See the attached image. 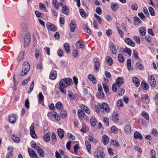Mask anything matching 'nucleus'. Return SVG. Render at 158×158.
Returning <instances> with one entry per match:
<instances>
[{"instance_id": "603ef678", "label": "nucleus", "mask_w": 158, "mask_h": 158, "mask_svg": "<svg viewBox=\"0 0 158 158\" xmlns=\"http://www.w3.org/2000/svg\"><path fill=\"white\" fill-rule=\"evenodd\" d=\"M118 59L119 61L121 63H123L124 61V57L121 54H118Z\"/></svg>"}, {"instance_id": "4468645a", "label": "nucleus", "mask_w": 158, "mask_h": 158, "mask_svg": "<svg viewBox=\"0 0 158 158\" xmlns=\"http://www.w3.org/2000/svg\"><path fill=\"white\" fill-rule=\"evenodd\" d=\"M112 118L114 122L117 123L119 121V114L118 113H114L112 114Z\"/></svg>"}, {"instance_id": "ea45409f", "label": "nucleus", "mask_w": 158, "mask_h": 158, "mask_svg": "<svg viewBox=\"0 0 158 158\" xmlns=\"http://www.w3.org/2000/svg\"><path fill=\"white\" fill-rule=\"evenodd\" d=\"M110 143L114 145L117 147H118L120 146V144L118 141L115 140L111 139L110 141Z\"/></svg>"}, {"instance_id": "8fccbe9b", "label": "nucleus", "mask_w": 158, "mask_h": 158, "mask_svg": "<svg viewBox=\"0 0 158 158\" xmlns=\"http://www.w3.org/2000/svg\"><path fill=\"white\" fill-rule=\"evenodd\" d=\"M123 51L127 53L129 55H131V50L130 48H128L127 47H126L124 49Z\"/></svg>"}, {"instance_id": "3c124183", "label": "nucleus", "mask_w": 158, "mask_h": 158, "mask_svg": "<svg viewBox=\"0 0 158 158\" xmlns=\"http://www.w3.org/2000/svg\"><path fill=\"white\" fill-rule=\"evenodd\" d=\"M52 4L56 9H58V2L57 0H53L52 1Z\"/></svg>"}, {"instance_id": "c03bdc74", "label": "nucleus", "mask_w": 158, "mask_h": 158, "mask_svg": "<svg viewBox=\"0 0 158 158\" xmlns=\"http://www.w3.org/2000/svg\"><path fill=\"white\" fill-rule=\"evenodd\" d=\"M12 138L13 141L15 142L19 143L20 141V138L19 137L16 136L14 134L13 135V136Z\"/></svg>"}, {"instance_id": "37998d69", "label": "nucleus", "mask_w": 158, "mask_h": 158, "mask_svg": "<svg viewBox=\"0 0 158 158\" xmlns=\"http://www.w3.org/2000/svg\"><path fill=\"white\" fill-rule=\"evenodd\" d=\"M35 14L36 15V16L39 18H42L44 16V13H41L37 10H36L35 11Z\"/></svg>"}, {"instance_id": "ddd939ff", "label": "nucleus", "mask_w": 158, "mask_h": 158, "mask_svg": "<svg viewBox=\"0 0 158 158\" xmlns=\"http://www.w3.org/2000/svg\"><path fill=\"white\" fill-rule=\"evenodd\" d=\"M32 149L30 148H28V152L32 158H38V156L33 151H31Z\"/></svg>"}, {"instance_id": "4d7b16f0", "label": "nucleus", "mask_w": 158, "mask_h": 158, "mask_svg": "<svg viewBox=\"0 0 158 158\" xmlns=\"http://www.w3.org/2000/svg\"><path fill=\"white\" fill-rule=\"evenodd\" d=\"M148 99V96L147 94H142L141 96V101L143 100L144 99L147 100Z\"/></svg>"}, {"instance_id": "b1692460", "label": "nucleus", "mask_w": 158, "mask_h": 158, "mask_svg": "<svg viewBox=\"0 0 158 158\" xmlns=\"http://www.w3.org/2000/svg\"><path fill=\"white\" fill-rule=\"evenodd\" d=\"M110 47L113 53L114 54H116L117 50L115 45L114 43H112L111 44Z\"/></svg>"}, {"instance_id": "f704fd0d", "label": "nucleus", "mask_w": 158, "mask_h": 158, "mask_svg": "<svg viewBox=\"0 0 158 158\" xmlns=\"http://www.w3.org/2000/svg\"><path fill=\"white\" fill-rule=\"evenodd\" d=\"M24 58V52H21L18 57L17 60L18 61H20L22 60Z\"/></svg>"}, {"instance_id": "e433bc0d", "label": "nucleus", "mask_w": 158, "mask_h": 158, "mask_svg": "<svg viewBox=\"0 0 158 158\" xmlns=\"http://www.w3.org/2000/svg\"><path fill=\"white\" fill-rule=\"evenodd\" d=\"M52 142L53 143H55L57 140L56 135L54 132H52L51 137Z\"/></svg>"}, {"instance_id": "58836bf2", "label": "nucleus", "mask_w": 158, "mask_h": 158, "mask_svg": "<svg viewBox=\"0 0 158 158\" xmlns=\"http://www.w3.org/2000/svg\"><path fill=\"white\" fill-rule=\"evenodd\" d=\"M90 121L91 124L92 126L94 127L95 126L97 121L95 117H92L90 119Z\"/></svg>"}, {"instance_id": "0e129e2a", "label": "nucleus", "mask_w": 158, "mask_h": 158, "mask_svg": "<svg viewBox=\"0 0 158 158\" xmlns=\"http://www.w3.org/2000/svg\"><path fill=\"white\" fill-rule=\"evenodd\" d=\"M134 38L135 40L137 43L138 44H140V40L139 37L135 35L134 36Z\"/></svg>"}, {"instance_id": "7c9ffc66", "label": "nucleus", "mask_w": 158, "mask_h": 158, "mask_svg": "<svg viewBox=\"0 0 158 158\" xmlns=\"http://www.w3.org/2000/svg\"><path fill=\"white\" fill-rule=\"evenodd\" d=\"M106 60L107 63L110 65H111L113 63V61L112 58L110 56H107L106 58Z\"/></svg>"}, {"instance_id": "bb28decb", "label": "nucleus", "mask_w": 158, "mask_h": 158, "mask_svg": "<svg viewBox=\"0 0 158 158\" xmlns=\"http://www.w3.org/2000/svg\"><path fill=\"white\" fill-rule=\"evenodd\" d=\"M134 137L136 139L138 138L140 139H143V137L141 135L139 132L137 131H136L135 132Z\"/></svg>"}, {"instance_id": "aec40b11", "label": "nucleus", "mask_w": 158, "mask_h": 158, "mask_svg": "<svg viewBox=\"0 0 158 158\" xmlns=\"http://www.w3.org/2000/svg\"><path fill=\"white\" fill-rule=\"evenodd\" d=\"M36 149L37 151L38 154L41 157L44 156V153L42 149L39 147L37 146L36 147Z\"/></svg>"}, {"instance_id": "c9c22d12", "label": "nucleus", "mask_w": 158, "mask_h": 158, "mask_svg": "<svg viewBox=\"0 0 158 158\" xmlns=\"http://www.w3.org/2000/svg\"><path fill=\"white\" fill-rule=\"evenodd\" d=\"M139 31L140 34L142 36H144L146 34V29L143 27L139 28Z\"/></svg>"}, {"instance_id": "bf43d9fd", "label": "nucleus", "mask_w": 158, "mask_h": 158, "mask_svg": "<svg viewBox=\"0 0 158 158\" xmlns=\"http://www.w3.org/2000/svg\"><path fill=\"white\" fill-rule=\"evenodd\" d=\"M103 121L105 125L107 126H108L109 125V119L107 117L104 118L103 119Z\"/></svg>"}, {"instance_id": "69168bd1", "label": "nucleus", "mask_w": 158, "mask_h": 158, "mask_svg": "<svg viewBox=\"0 0 158 158\" xmlns=\"http://www.w3.org/2000/svg\"><path fill=\"white\" fill-rule=\"evenodd\" d=\"M111 130L113 133H116L118 132V129L114 126H113L111 128Z\"/></svg>"}, {"instance_id": "5701e85b", "label": "nucleus", "mask_w": 158, "mask_h": 158, "mask_svg": "<svg viewBox=\"0 0 158 158\" xmlns=\"http://www.w3.org/2000/svg\"><path fill=\"white\" fill-rule=\"evenodd\" d=\"M62 12L66 15H68L69 12V7L66 6H63L62 9Z\"/></svg>"}, {"instance_id": "6e6d98bb", "label": "nucleus", "mask_w": 158, "mask_h": 158, "mask_svg": "<svg viewBox=\"0 0 158 158\" xmlns=\"http://www.w3.org/2000/svg\"><path fill=\"white\" fill-rule=\"evenodd\" d=\"M44 140L48 142L50 140V137L48 133H46L44 136Z\"/></svg>"}, {"instance_id": "473e14b6", "label": "nucleus", "mask_w": 158, "mask_h": 158, "mask_svg": "<svg viewBox=\"0 0 158 158\" xmlns=\"http://www.w3.org/2000/svg\"><path fill=\"white\" fill-rule=\"evenodd\" d=\"M81 108L87 114H89L90 111L88 107L84 105H81Z\"/></svg>"}, {"instance_id": "9d476101", "label": "nucleus", "mask_w": 158, "mask_h": 158, "mask_svg": "<svg viewBox=\"0 0 158 158\" xmlns=\"http://www.w3.org/2000/svg\"><path fill=\"white\" fill-rule=\"evenodd\" d=\"M30 134L31 136L34 138H36L37 137V136L35 133L34 127L33 124H32L31 125L30 128Z\"/></svg>"}, {"instance_id": "680f3d73", "label": "nucleus", "mask_w": 158, "mask_h": 158, "mask_svg": "<svg viewBox=\"0 0 158 158\" xmlns=\"http://www.w3.org/2000/svg\"><path fill=\"white\" fill-rule=\"evenodd\" d=\"M34 87V81H33L31 84L29 89L30 90H29L28 92L29 94H30L31 92L33 90V88Z\"/></svg>"}, {"instance_id": "e2e57ef3", "label": "nucleus", "mask_w": 158, "mask_h": 158, "mask_svg": "<svg viewBox=\"0 0 158 158\" xmlns=\"http://www.w3.org/2000/svg\"><path fill=\"white\" fill-rule=\"evenodd\" d=\"M117 105L118 107H122L123 105L122 100H119L117 102Z\"/></svg>"}, {"instance_id": "72a5a7b5", "label": "nucleus", "mask_w": 158, "mask_h": 158, "mask_svg": "<svg viewBox=\"0 0 158 158\" xmlns=\"http://www.w3.org/2000/svg\"><path fill=\"white\" fill-rule=\"evenodd\" d=\"M131 60L130 59H128L127 60V69L130 71L131 70H133V69H131Z\"/></svg>"}, {"instance_id": "4c0bfd02", "label": "nucleus", "mask_w": 158, "mask_h": 158, "mask_svg": "<svg viewBox=\"0 0 158 158\" xmlns=\"http://www.w3.org/2000/svg\"><path fill=\"white\" fill-rule=\"evenodd\" d=\"M83 27L84 28V31L85 32L88 33L89 34H91V31L89 29L86 25L84 24L83 26Z\"/></svg>"}, {"instance_id": "412c9836", "label": "nucleus", "mask_w": 158, "mask_h": 158, "mask_svg": "<svg viewBox=\"0 0 158 158\" xmlns=\"http://www.w3.org/2000/svg\"><path fill=\"white\" fill-rule=\"evenodd\" d=\"M78 117L80 120L82 119L85 116V112L81 109H79L78 112Z\"/></svg>"}, {"instance_id": "f03ea898", "label": "nucleus", "mask_w": 158, "mask_h": 158, "mask_svg": "<svg viewBox=\"0 0 158 158\" xmlns=\"http://www.w3.org/2000/svg\"><path fill=\"white\" fill-rule=\"evenodd\" d=\"M72 80L70 78H65L61 80L59 86L66 88L68 85L72 84Z\"/></svg>"}, {"instance_id": "f257e3e1", "label": "nucleus", "mask_w": 158, "mask_h": 158, "mask_svg": "<svg viewBox=\"0 0 158 158\" xmlns=\"http://www.w3.org/2000/svg\"><path fill=\"white\" fill-rule=\"evenodd\" d=\"M124 82V79L122 77H119L117 78L116 80V83L117 85V86L119 88V90L121 92H118V96H120L123 95L125 92V90L122 88H120V87Z\"/></svg>"}, {"instance_id": "052dcab7", "label": "nucleus", "mask_w": 158, "mask_h": 158, "mask_svg": "<svg viewBox=\"0 0 158 158\" xmlns=\"http://www.w3.org/2000/svg\"><path fill=\"white\" fill-rule=\"evenodd\" d=\"M80 13L81 15L83 17H86L85 12L83 9H81L80 10Z\"/></svg>"}, {"instance_id": "423d86ee", "label": "nucleus", "mask_w": 158, "mask_h": 158, "mask_svg": "<svg viewBox=\"0 0 158 158\" xmlns=\"http://www.w3.org/2000/svg\"><path fill=\"white\" fill-rule=\"evenodd\" d=\"M148 82L151 86L152 87H154L156 85V82L154 77L152 75H150L148 77Z\"/></svg>"}, {"instance_id": "393cba45", "label": "nucleus", "mask_w": 158, "mask_h": 158, "mask_svg": "<svg viewBox=\"0 0 158 158\" xmlns=\"http://www.w3.org/2000/svg\"><path fill=\"white\" fill-rule=\"evenodd\" d=\"M85 144L86 148L88 152L90 154H91V152L90 151L91 148V145L90 143L88 141H85Z\"/></svg>"}, {"instance_id": "9b49d317", "label": "nucleus", "mask_w": 158, "mask_h": 158, "mask_svg": "<svg viewBox=\"0 0 158 158\" xmlns=\"http://www.w3.org/2000/svg\"><path fill=\"white\" fill-rule=\"evenodd\" d=\"M9 121L10 123H14L16 121V117L15 115L11 114L9 115L8 118Z\"/></svg>"}, {"instance_id": "2f4dec72", "label": "nucleus", "mask_w": 158, "mask_h": 158, "mask_svg": "<svg viewBox=\"0 0 158 158\" xmlns=\"http://www.w3.org/2000/svg\"><path fill=\"white\" fill-rule=\"evenodd\" d=\"M103 107L102 108L105 110L107 112H108L110 110L109 106L106 103H103Z\"/></svg>"}, {"instance_id": "864d4df0", "label": "nucleus", "mask_w": 158, "mask_h": 158, "mask_svg": "<svg viewBox=\"0 0 158 158\" xmlns=\"http://www.w3.org/2000/svg\"><path fill=\"white\" fill-rule=\"evenodd\" d=\"M142 114L147 120L149 119V116L148 114L145 111H143L142 112Z\"/></svg>"}, {"instance_id": "1a4fd4ad", "label": "nucleus", "mask_w": 158, "mask_h": 158, "mask_svg": "<svg viewBox=\"0 0 158 158\" xmlns=\"http://www.w3.org/2000/svg\"><path fill=\"white\" fill-rule=\"evenodd\" d=\"M99 59L97 57L93 59V61L94 62L95 69L96 70H98L100 66V64L99 61Z\"/></svg>"}, {"instance_id": "f3484780", "label": "nucleus", "mask_w": 158, "mask_h": 158, "mask_svg": "<svg viewBox=\"0 0 158 158\" xmlns=\"http://www.w3.org/2000/svg\"><path fill=\"white\" fill-rule=\"evenodd\" d=\"M111 8L114 11H116L119 8V6L118 4L115 2H112L111 4Z\"/></svg>"}, {"instance_id": "a19ab883", "label": "nucleus", "mask_w": 158, "mask_h": 158, "mask_svg": "<svg viewBox=\"0 0 158 158\" xmlns=\"http://www.w3.org/2000/svg\"><path fill=\"white\" fill-rule=\"evenodd\" d=\"M56 76V71H54L51 72L50 74V79L53 80L55 78Z\"/></svg>"}, {"instance_id": "49530a36", "label": "nucleus", "mask_w": 158, "mask_h": 158, "mask_svg": "<svg viewBox=\"0 0 158 158\" xmlns=\"http://www.w3.org/2000/svg\"><path fill=\"white\" fill-rule=\"evenodd\" d=\"M64 47L67 53H69L70 52V47L68 44L65 43L64 44Z\"/></svg>"}, {"instance_id": "7ed1b4c3", "label": "nucleus", "mask_w": 158, "mask_h": 158, "mask_svg": "<svg viewBox=\"0 0 158 158\" xmlns=\"http://www.w3.org/2000/svg\"><path fill=\"white\" fill-rule=\"evenodd\" d=\"M30 68V65L29 63L27 61H25L23 64V70H22L21 75L22 76H24L29 71Z\"/></svg>"}, {"instance_id": "0eeeda50", "label": "nucleus", "mask_w": 158, "mask_h": 158, "mask_svg": "<svg viewBox=\"0 0 158 158\" xmlns=\"http://www.w3.org/2000/svg\"><path fill=\"white\" fill-rule=\"evenodd\" d=\"M70 27V31L72 33L74 32L75 30L77 28V25L75 22L73 20H71L69 25Z\"/></svg>"}, {"instance_id": "c85d7f7f", "label": "nucleus", "mask_w": 158, "mask_h": 158, "mask_svg": "<svg viewBox=\"0 0 158 158\" xmlns=\"http://www.w3.org/2000/svg\"><path fill=\"white\" fill-rule=\"evenodd\" d=\"M68 95L70 99L74 100L75 99V95L72 92L68 91Z\"/></svg>"}, {"instance_id": "4be33fe9", "label": "nucleus", "mask_w": 158, "mask_h": 158, "mask_svg": "<svg viewBox=\"0 0 158 158\" xmlns=\"http://www.w3.org/2000/svg\"><path fill=\"white\" fill-rule=\"evenodd\" d=\"M57 133L61 139H62L64 136V131L62 129L59 128L57 130Z\"/></svg>"}, {"instance_id": "20e7f679", "label": "nucleus", "mask_w": 158, "mask_h": 158, "mask_svg": "<svg viewBox=\"0 0 158 158\" xmlns=\"http://www.w3.org/2000/svg\"><path fill=\"white\" fill-rule=\"evenodd\" d=\"M31 36L29 31H26L24 34V46L25 47H27L29 44L30 42Z\"/></svg>"}, {"instance_id": "774afa93", "label": "nucleus", "mask_w": 158, "mask_h": 158, "mask_svg": "<svg viewBox=\"0 0 158 158\" xmlns=\"http://www.w3.org/2000/svg\"><path fill=\"white\" fill-rule=\"evenodd\" d=\"M39 99L40 101H43L44 100V96L41 92L39 94Z\"/></svg>"}, {"instance_id": "f8f14e48", "label": "nucleus", "mask_w": 158, "mask_h": 158, "mask_svg": "<svg viewBox=\"0 0 158 158\" xmlns=\"http://www.w3.org/2000/svg\"><path fill=\"white\" fill-rule=\"evenodd\" d=\"M125 42L127 44L132 46L134 47L135 44L132 40L128 38H126L125 40Z\"/></svg>"}, {"instance_id": "6e6552de", "label": "nucleus", "mask_w": 158, "mask_h": 158, "mask_svg": "<svg viewBox=\"0 0 158 158\" xmlns=\"http://www.w3.org/2000/svg\"><path fill=\"white\" fill-rule=\"evenodd\" d=\"M46 26L48 30H50L52 31H55L57 30L55 26L50 23H46Z\"/></svg>"}, {"instance_id": "338daca9", "label": "nucleus", "mask_w": 158, "mask_h": 158, "mask_svg": "<svg viewBox=\"0 0 158 158\" xmlns=\"http://www.w3.org/2000/svg\"><path fill=\"white\" fill-rule=\"evenodd\" d=\"M117 85L116 83L113 84L112 85V90L114 92H116L117 91Z\"/></svg>"}, {"instance_id": "a211bd4d", "label": "nucleus", "mask_w": 158, "mask_h": 158, "mask_svg": "<svg viewBox=\"0 0 158 158\" xmlns=\"http://www.w3.org/2000/svg\"><path fill=\"white\" fill-rule=\"evenodd\" d=\"M76 48L78 49L80 48L83 49L85 47L84 44H82L80 40H78L76 42Z\"/></svg>"}, {"instance_id": "2eb2a0df", "label": "nucleus", "mask_w": 158, "mask_h": 158, "mask_svg": "<svg viewBox=\"0 0 158 158\" xmlns=\"http://www.w3.org/2000/svg\"><path fill=\"white\" fill-rule=\"evenodd\" d=\"M124 131L126 134L130 133L131 132V127L129 123H127L125 125Z\"/></svg>"}, {"instance_id": "5fc2aeb1", "label": "nucleus", "mask_w": 158, "mask_h": 158, "mask_svg": "<svg viewBox=\"0 0 158 158\" xmlns=\"http://www.w3.org/2000/svg\"><path fill=\"white\" fill-rule=\"evenodd\" d=\"M35 57L36 59H38L40 56V51L37 49H36L35 50Z\"/></svg>"}, {"instance_id": "09e8293b", "label": "nucleus", "mask_w": 158, "mask_h": 158, "mask_svg": "<svg viewBox=\"0 0 158 158\" xmlns=\"http://www.w3.org/2000/svg\"><path fill=\"white\" fill-rule=\"evenodd\" d=\"M136 66L140 70H143L144 68L143 66L139 62L136 63Z\"/></svg>"}, {"instance_id": "c756f323", "label": "nucleus", "mask_w": 158, "mask_h": 158, "mask_svg": "<svg viewBox=\"0 0 158 158\" xmlns=\"http://www.w3.org/2000/svg\"><path fill=\"white\" fill-rule=\"evenodd\" d=\"M141 85L144 89L148 90L149 88L148 85L146 83L145 81H142Z\"/></svg>"}, {"instance_id": "cd10ccee", "label": "nucleus", "mask_w": 158, "mask_h": 158, "mask_svg": "<svg viewBox=\"0 0 158 158\" xmlns=\"http://www.w3.org/2000/svg\"><path fill=\"white\" fill-rule=\"evenodd\" d=\"M88 78L90 81H92V82L94 84H95L96 83V79L93 75H89L88 76Z\"/></svg>"}, {"instance_id": "a878e982", "label": "nucleus", "mask_w": 158, "mask_h": 158, "mask_svg": "<svg viewBox=\"0 0 158 158\" xmlns=\"http://www.w3.org/2000/svg\"><path fill=\"white\" fill-rule=\"evenodd\" d=\"M21 28L22 31L23 32H26V31H28L27 30V26L26 23H22L21 25Z\"/></svg>"}, {"instance_id": "dca6fc26", "label": "nucleus", "mask_w": 158, "mask_h": 158, "mask_svg": "<svg viewBox=\"0 0 158 158\" xmlns=\"http://www.w3.org/2000/svg\"><path fill=\"white\" fill-rule=\"evenodd\" d=\"M102 141L105 145H106L109 141V139L106 135H104L102 136Z\"/></svg>"}, {"instance_id": "79ce46f5", "label": "nucleus", "mask_w": 158, "mask_h": 158, "mask_svg": "<svg viewBox=\"0 0 158 158\" xmlns=\"http://www.w3.org/2000/svg\"><path fill=\"white\" fill-rule=\"evenodd\" d=\"M67 114V111L66 110H62L60 111V115L63 118H65Z\"/></svg>"}, {"instance_id": "6ab92c4d", "label": "nucleus", "mask_w": 158, "mask_h": 158, "mask_svg": "<svg viewBox=\"0 0 158 158\" xmlns=\"http://www.w3.org/2000/svg\"><path fill=\"white\" fill-rule=\"evenodd\" d=\"M132 82L136 87H138L140 84V81L139 79L136 77H133L132 78Z\"/></svg>"}, {"instance_id": "13d9d810", "label": "nucleus", "mask_w": 158, "mask_h": 158, "mask_svg": "<svg viewBox=\"0 0 158 158\" xmlns=\"http://www.w3.org/2000/svg\"><path fill=\"white\" fill-rule=\"evenodd\" d=\"M148 9L151 15L152 16H154L155 15V12L154 9L152 7H149Z\"/></svg>"}, {"instance_id": "39448f33", "label": "nucleus", "mask_w": 158, "mask_h": 158, "mask_svg": "<svg viewBox=\"0 0 158 158\" xmlns=\"http://www.w3.org/2000/svg\"><path fill=\"white\" fill-rule=\"evenodd\" d=\"M93 156L95 158H104L105 154L102 151L97 150L94 152Z\"/></svg>"}, {"instance_id": "a18cd8bd", "label": "nucleus", "mask_w": 158, "mask_h": 158, "mask_svg": "<svg viewBox=\"0 0 158 158\" xmlns=\"http://www.w3.org/2000/svg\"><path fill=\"white\" fill-rule=\"evenodd\" d=\"M134 18L135 22V23L134 24L135 25H138V24H141L142 23L141 20L138 17H135Z\"/></svg>"}, {"instance_id": "de8ad7c7", "label": "nucleus", "mask_w": 158, "mask_h": 158, "mask_svg": "<svg viewBox=\"0 0 158 158\" xmlns=\"http://www.w3.org/2000/svg\"><path fill=\"white\" fill-rule=\"evenodd\" d=\"M56 107L59 110H61L63 108V106L60 102H58L56 105Z\"/></svg>"}]
</instances>
